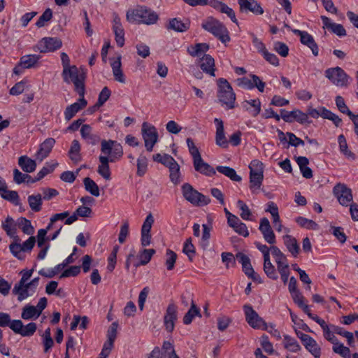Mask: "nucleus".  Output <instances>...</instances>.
<instances>
[{
  "instance_id": "obj_1",
  "label": "nucleus",
  "mask_w": 358,
  "mask_h": 358,
  "mask_svg": "<svg viewBox=\"0 0 358 358\" xmlns=\"http://www.w3.org/2000/svg\"><path fill=\"white\" fill-rule=\"evenodd\" d=\"M127 20L130 23L145 24L148 25L155 24L159 16L156 12L145 6H137L129 9L126 14Z\"/></svg>"
},
{
  "instance_id": "obj_2",
  "label": "nucleus",
  "mask_w": 358,
  "mask_h": 358,
  "mask_svg": "<svg viewBox=\"0 0 358 358\" xmlns=\"http://www.w3.org/2000/svg\"><path fill=\"white\" fill-rule=\"evenodd\" d=\"M201 27L206 31L212 34L222 43L230 41L229 31L225 25L213 17H208L203 20Z\"/></svg>"
},
{
  "instance_id": "obj_3",
  "label": "nucleus",
  "mask_w": 358,
  "mask_h": 358,
  "mask_svg": "<svg viewBox=\"0 0 358 358\" xmlns=\"http://www.w3.org/2000/svg\"><path fill=\"white\" fill-rule=\"evenodd\" d=\"M62 76L66 83L74 84L75 90L79 96L85 95V76L83 71L76 66H71L68 69H63Z\"/></svg>"
},
{
  "instance_id": "obj_4",
  "label": "nucleus",
  "mask_w": 358,
  "mask_h": 358,
  "mask_svg": "<svg viewBox=\"0 0 358 358\" xmlns=\"http://www.w3.org/2000/svg\"><path fill=\"white\" fill-rule=\"evenodd\" d=\"M217 97L219 101L227 109H232L235 107L236 94L229 82L224 78L217 80Z\"/></svg>"
},
{
  "instance_id": "obj_5",
  "label": "nucleus",
  "mask_w": 358,
  "mask_h": 358,
  "mask_svg": "<svg viewBox=\"0 0 358 358\" xmlns=\"http://www.w3.org/2000/svg\"><path fill=\"white\" fill-rule=\"evenodd\" d=\"M181 192L184 199L194 206H206L210 202L208 196L198 192L189 183H184Z\"/></svg>"
},
{
  "instance_id": "obj_6",
  "label": "nucleus",
  "mask_w": 358,
  "mask_h": 358,
  "mask_svg": "<svg viewBox=\"0 0 358 358\" xmlns=\"http://www.w3.org/2000/svg\"><path fill=\"white\" fill-rule=\"evenodd\" d=\"M38 284L39 278H34L29 282L16 283L12 292L17 296L19 301H22L35 294Z\"/></svg>"
},
{
  "instance_id": "obj_7",
  "label": "nucleus",
  "mask_w": 358,
  "mask_h": 358,
  "mask_svg": "<svg viewBox=\"0 0 358 358\" xmlns=\"http://www.w3.org/2000/svg\"><path fill=\"white\" fill-rule=\"evenodd\" d=\"M324 75L334 85L338 87H345L349 84V76L338 66L329 68L325 70Z\"/></svg>"
},
{
  "instance_id": "obj_8",
  "label": "nucleus",
  "mask_w": 358,
  "mask_h": 358,
  "mask_svg": "<svg viewBox=\"0 0 358 358\" xmlns=\"http://www.w3.org/2000/svg\"><path fill=\"white\" fill-rule=\"evenodd\" d=\"M141 134L145 143V147L148 152H151L158 141L157 129L150 123L143 122L141 127Z\"/></svg>"
},
{
  "instance_id": "obj_9",
  "label": "nucleus",
  "mask_w": 358,
  "mask_h": 358,
  "mask_svg": "<svg viewBox=\"0 0 358 358\" xmlns=\"http://www.w3.org/2000/svg\"><path fill=\"white\" fill-rule=\"evenodd\" d=\"M295 332L306 350L313 355L314 358H320L322 355V348L317 342L310 336L301 331L295 330Z\"/></svg>"
},
{
  "instance_id": "obj_10",
  "label": "nucleus",
  "mask_w": 358,
  "mask_h": 358,
  "mask_svg": "<svg viewBox=\"0 0 358 358\" xmlns=\"http://www.w3.org/2000/svg\"><path fill=\"white\" fill-rule=\"evenodd\" d=\"M101 151L104 156L113 157V159L120 158L123 155L122 147L115 141L103 140L101 142Z\"/></svg>"
},
{
  "instance_id": "obj_11",
  "label": "nucleus",
  "mask_w": 358,
  "mask_h": 358,
  "mask_svg": "<svg viewBox=\"0 0 358 358\" xmlns=\"http://www.w3.org/2000/svg\"><path fill=\"white\" fill-rule=\"evenodd\" d=\"M62 45V41L57 37H44L36 45V50L41 53L54 52Z\"/></svg>"
},
{
  "instance_id": "obj_12",
  "label": "nucleus",
  "mask_w": 358,
  "mask_h": 358,
  "mask_svg": "<svg viewBox=\"0 0 358 358\" xmlns=\"http://www.w3.org/2000/svg\"><path fill=\"white\" fill-rule=\"evenodd\" d=\"M333 194L343 206H349L353 199L351 189L344 183L336 184L333 188Z\"/></svg>"
},
{
  "instance_id": "obj_13",
  "label": "nucleus",
  "mask_w": 358,
  "mask_h": 358,
  "mask_svg": "<svg viewBox=\"0 0 358 358\" xmlns=\"http://www.w3.org/2000/svg\"><path fill=\"white\" fill-rule=\"evenodd\" d=\"M243 311L248 324L255 329H262L266 322L253 308L250 305H245Z\"/></svg>"
},
{
  "instance_id": "obj_14",
  "label": "nucleus",
  "mask_w": 358,
  "mask_h": 358,
  "mask_svg": "<svg viewBox=\"0 0 358 358\" xmlns=\"http://www.w3.org/2000/svg\"><path fill=\"white\" fill-rule=\"evenodd\" d=\"M250 78L243 77L237 79L238 85L247 90H252L257 87L260 92H263L265 88V83L256 75H251Z\"/></svg>"
},
{
  "instance_id": "obj_15",
  "label": "nucleus",
  "mask_w": 358,
  "mask_h": 358,
  "mask_svg": "<svg viewBox=\"0 0 358 358\" xmlns=\"http://www.w3.org/2000/svg\"><path fill=\"white\" fill-rule=\"evenodd\" d=\"M259 230L267 243L270 245L275 244L276 237L268 218L262 217L260 219Z\"/></svg>"
},
{
  "instance_id": "obj_16",
  "label": "nucleus",
  "mask_w": 358,
  "mask_h": 358,
  "mask_svg": "<svg viewBox=\"0 0 358 358\" xmlns=\"http://www.w3.org/2000/svg\"><path fill=\"white\" fill-rule=\"evenodd\" d=\"M148 358H180L175 352L173 345L169 341L164 343L162 346V352L159 348H155Z\"/></svg>"
},
{
  "instance_id": "obj_17",
  "label": "nucleus",
  "mask_w": 358,
  "mask_h": 358,
  "mask_svg": "<svg viewBox=\"0 0 358 358\" xmlns=\"http://www.w3.org/2000/svg\"><path fill=\"white\" fill-rule=\"evenodd\" d=\"M310 318L314 320L320 326L323 331V336L326 340H327L332 344H334L338 341L336 337L334 336V334L336 333L333 329V327H336L335 325H328L323 319H321L320 317L315 315H310Z\"/></svg>"
},
{
  "instance_id": "obj_18",
  "label": "nucleus",
  "mask_w": 358,
  "mask_h": 358,
  "mask_svg": "<svg viewBox=\"0 0 358 358\" xmlns=\"http://www.w3.org/2000/svg\"><path fill=\"white\" fill-rule=\"evenodd\" d=\"M280 113L282 119L287 122L297 121L301 124H303L308 120V115L300 110L287 111L285 109H282L280 110Z\"/></svg>"
},
{
  "instance_id": "obj_19",
  "label": "nucleus",
  "mask_w": 358,
  "mask_h": 358,
  "mask_svg": "<svg viewBox=\"0 0 358 358\" xmlns=\"http://www.w3.org/2000/svg\"><path fill=\"white\" fill-rule=\"evenodd\" d=\"M177 318V307L175 304L170 303L166 308L164 317V324L168 332H172L173 331Z\"/></svg>"
},
{
  "instance_id": "obj_20",
  "label": "nucleus",
  "mask_w": 358,
  "mask_h": 358,
  "mask_svg": "<svg viewBox=\"0 0 358 358\" xmlns=\"http://www.w3.org/2000/svg\"><path fill=\"white\" fill-rule=\"evenodd\" d=\"M255 245L256 248L262 252L263 258H267L270 257V254L272 255L275 262L278 258L285 257L286 255L275 245H271V247H268L265 244H262L259 242H255Z\"/></svg>"
},
{
  "instance_id": "obj_21",
  "label": "nucleus",
  "mask_w": 358,
  "mask_h": 358,
  "mask_svg": "<svg viewBox=\"0 0 358 358\" xmlns=\"http://www.w3.org/2000/svg\"><path fill=\"white\" fill-rule=\"evenodd\" d=\"M78 100L68 106L64 113V118L66 121L71 120L79 111L85 108L87 105V101L84 96H80Z\"/></svg>"
},
{
  "instance_id": "obj_22",
  "label": "nucleus",
  "mask_w": 358,
  "mask_h": 358,
  "mask_svg": "<svg viewBox=\"0 0 358 358\" xmlns=\"http://www.w3.org/2000/svg\"><path fill=\"white\" fill-rule=\"evenodd\" d=\"M293 32L300 36V41L302 44L308 46L315 56L319 54L318 46L316 44L313 37L306 31L295 29Z\"/></svg>"
},
{
  "instance_id": "obj_23",
  "label": "nucleus",
  "mask_w": 358,
  "mask_h": 358,
  "mask_svg": "<svg viewBox=\"0 0 358 358\" xmlns=\"http://www.w3.org/2000/svg\"><path fill=\"white\" fill-rule=\"evenodd\" d=\"M112 29L115 34V39L119 47L124 45V29L121 23V20L117 15H114L112 22Z\"/></svg>"
},
{
  "instance_id": "obj_24",
  "label": "nucleus",
  "mask_w": 358,
  "mask_h": 358,
  "mask_svg": "<svg viewBox=\"0 0 358 358\" xmlns=\"http://www.w3.org/2000/svg\"><path fill=\"white\" fill-rule=\"evenodd\" d=\"M99 164L97 168L98 173L106 180L111 179V173L109 167V162H115L113 157L100 155L99 157Z\"/></svg>"
},
{
  "instance_id": "obj_25",
  "label": "nucleus",
  "mask_w": 358,
  "mask_h": 358,
  "mask_svg": "<svg viewBox=\"0 0 358 358\" xmlns=\"http://www.w3.org/2000/svg\"><path fill=\"white\" fill-rule=\"evenodd\" d=\"M321 20L323 29H328L340 37L346 36V31L342 24L335 23L330 18L324 15L321 16Z\"/></svg>"
},
{
  "instance_id": "obj_26",
  "label": "nucleus",
  "mask_w": 358,
  "mask_h": 358,
  "mask_svg": "<svg viewBox=\"0 0 358 358\" xmlns=\"http://www.w3.org/2000/svg\"><path fill=\"white\" fill-rule=\"evenodd\" d=\"M214 122L216 126L215 143L216 145L226 148L228 147L229 141H227L224 131L223 121L219 118H215Z\"/></svg>"
},
{
  "instance_id": "obj_27",
  "label": "nucleus",
  "mask_w": 358,
  "mask_h": 358,
  "mask_svg": "<svg viewBox=\"0 0 358 358\" xmlns=\"http://www.w3.org/2000/svg\"><path fill=\"white\" fill-rule=\"evenodd\" d=\"M241 11H250L255 15H262L264 9L255 0H238Z\"/></svg>"
},
{
  "instance_id": "obj_28",
  "label": "nucleus",
  "mask_w": 358,
  "mask_h": 358,
  "mask_svg": "<svg viewBox=\"0 0 358 358\" xmlns=\"http://www.w3.org/2000/svg\"><path fill=\"white\" fill-rule=\"evenodd\" d=\"M121 59L122 56L120 55H117L116 58H111L110 59V66L112 68L115 80L119 83H124L126 82V79L122 70Z\"/></svg>"
},
{
  "instance_id": "obj_29",
  "label": "nucleus",
  "mask_w": 358,
  "mask_h": 358,
  "mask_svg": "<svg viewBox=\"0 0 358 358\" xmlns=\"http://www.w3.org/2000/svg\"><path fill=\"white\" fill-rule=\"evenodd\" d=\"M55 140L52 138L45 139L40 145L38 150L36 152L35 157L37 160L42 162L46 158L51 152Z\"/></svg>"
},
{
  "instance_id": "obj_30",
  "label": "nucleus",
  "mask_w": 358,
  "mask_h": 358,
  "mask_svg": "<svg viewBox=\"0 0 358 358\" xmlns=\"http://www.w3.org/2000/svg\"><path fill=\"white\" fill-rule=\"evenodd\" d=\"M277 270L280 275V278L284 284L288 282L289 276V265L287 257L278 258L276 259Z\"/></svg>"
},
{
  "instance_id": "obj_31",
  "label": "nucleus",
  "mask_w": 358,
  "mask_h": 358,
  "mask_svg": "<svg viewBox=\"0 0 358 358\" xmlns=\"http://www.w3.org/2000/svg\"><path fill=\"white\" fill-rule=\"evenodd\" d=\"M236 258L239 263L241 264L243 272L248 277L252 278L253 280H256L258 275L252 268L249 257L243 253H238L236 255Z\"/></svg>"
},
{
  "instance_id": "obj_32",
  "label": "nucleus",
  "mask_w": 358,
  "mask_h": 358,
  "mask_svg": "<svg viewBox=\"0 0 358 358\" xmlns=\"http://www.w3.org/2000/svg\"><path fill=\"white\" fill-rule=\"evenodd\" d=\"M194 166L196 171L207 176H212L215 174V170L208 163L205 162L201 157L193 160Z\"/></svg>"
},
{
  "instance_id": "obj_33",
  "label": "nucleus",
  "mask_w": 358,
  "mask_h": 358,
  "mask_svg": "<svg viewBox=\"0 0 358 358\" xmlns=\"http://www.w3.org/2000/svg\"><path fill=\"white\" fill-rule=\"evenodd\" d=\"M80 135L88 144L93 145L97 144L100 140L99 135L92 132V127L90 124L82 125Z\"/></svg>"
},
{
  "instance_id": "obj_34",
  "label": "nucleus",
  "mask_w": 358,
  "mask_h": 358,
  "mask_svg": "<svg viewBox=\"0 0 358 358\" xmlns=\"http://www.w3.org/2000/svg\"><path fill=\"white\" fill-rule=\"evenodd\" d=\"M282 241L287 251L292 256L296 257L300 251V248L296 239L291 235L285 234L282 236Z\"/></svg>"
},
{
  "instance_id": "obj_35",
  "label": "nucleus",
  "mask_w": 358,
  "mask_h": 358,
  "mask_svg": "<svg viewBox=\"0 0 358 358\" xmlns=\"http://www.w3.org/2000/svg\"><path fill=\"white\" fill-rule=\"evenodd\" d=\"M242 106L252 117H256L260 113L262 103L259 99L245 100Z\"/></svg>"
},
{
  "instance_id": "obj_36",
  "label": "nucleus",
  "mask_w": 358,
  "mask_h": 358,
  "mask_svg": "<svg viewBox=\"0 0 358 358\" xmlns=\"http://www.w3.org/2000/svg\"><path fill=\"white\" fill-rule=\"evenodd\" d=\"M41 57L38 55H26L22 56L17 66L14 69V71L17 73V69L22 67L23 69H31L36 66L38 62Z\"/></svg>"
},
{
  "instance_id": "obj_37",
  "label": "nucleus",
  "mask_w": 358,
  "mask_h": 358,
  "mask_svg": "<svg viewBox=\"0 0 358 358\" xmlns=\"http://www.w3.org/2000/svg\"><path fill=\"white\" fill-rule=\"evenodd\" d=\"M155 253L154 249H142L137 255L138 260L134 263V266L138 267L142 265L147 264L151 259L152 257Z\"/></svg>"
},
{
  "instance_id": "obj_38",
  "label": "nucleus",
  "mask_w": 358,
  "mask_h": 358,
  "mask_svg": "<svg viewBox=\"0 0 358 358\" xmlns=\"http://www.w3.org/2000/svg\"><path fill=\"white\" fill-rule=\"evenodd\" d=\"M200 67L203 72L215 76V61L210 55H206L201 57Z\"/></svg>"
},
{
  "instance_id": "obj_39",
  "label": "nucleus",
  "mask_w": 358,
  "mask_h": 358,
  "mask_svg": "<svg viewBox=\"0 0 358 358\" xmlns=\"http://www.w3.org/2000/svg\"><path fill=\"white\" fill-rule=\"evenodd\" d=\"M209 50V45L205 43H196L187 48L188 53L194 57H203Z\"/></svg>"
},
{
  "instance_id": "obj_40",
  "label": "nucleus",
  "mask_w": 358,
  "mask_h": 358,
  "mask_svg": "<svg viewBox=\"0 0 358 358\" xmlns=\"http://www.w3.org/2000/svg\"><path fill=\"white\" fill-rule=\"evenodd\" d=\"M18 165L26 173H32L36 169V161L28 157L27 155H23L18 159Z\"/></svg>"
},
{
  "instance_id": "obj_41",
  "label": "nucleus",
  "mask_w": 358,
  "mask_h": 358,
  "mask_svg": "<svg viewBox=\"0 0 358 358\" xmlns=\"http://www.w3.org/2000/svg\"><path fill=\"white\" fill-rule=\"evenodd\" d=\"M291 296L294 301V302L299 307L301 308L305 313L308 315V316L310 317V315H314L310 313L309 306L305 303L304 302V297L301 294L299 290L292 292L290 293Z\"/></svg>"
},
{
  "instance_id": "obj_42",
  "label": "nucleus",
  "mask_w": 358,
  "mask_h": 358,
  "mask_svg": "<svg viewBox=\"0 0 358 358\" xmlns=\"http://www.w3.org/2000/svg\"><path fill=\"white\" fill-rule=\"evenodd\" d=\"M167 28L178 32H184L189 28V22L188 20L182 21L178 18H173L169 21Z\"/></svg>"
},
{
  "instance_id": "obj_43",
  "label": "nucleus",
  "mask_w": 358,
  "mask_h": 358,
  "mask_svg": "<svg viewBox=\"0 0 358 358\" xmlns=\"http://www.w3.org/2000/svg\"><path fill=\"white\" fill-rule=\"evenodd\" d=\"M283 346L286 350L291 352L296 353L301 350V347L298 341L294 338L289 335H284Z\"/></svg>"
},
{
  "instance_id": "obj_44",
  "label": "nucleus",
  "mask_w": 358,
  "mask_h": 358,
  "mask_svg": "<svg viewBox=\"0 0 358 358\" xmlns=\"http://www.w3.org/2000/svg\"><path fill=\"white\" fill-rule=\"evenodd\" d=\"M9 250L11 254L18 259H24V250L20 243V239L19 237L13 238V241L9 245Z\"/></svg>"
},
{
  "instance_id": "obj_45",
  "label": "nucleus",
  "mask_w": 358,
  "mask_h": 358,
  "mask_svg": "<svg viewBox=\"0 0 358 358\" xmlns=\"http://www.w3.org/2000/svg\"><path fill=\"white\" fill-rule=\"evenodd\" d=\"M338 143L340 152L348 159L355 160V155L348 149L345 137L341 134L338 136Z\"/></svg>"
},
{
  "instance_id": "obj_46",
  "label": "nucleus",
  "mask_w": 358,
  "mask_h": 358,
  "mask_svg": "<svg viewBox=\"0 0 358 358\" xmlns=\"http://www.w3.org/2000/svg\"><path fill=\"white\" fill-rule=\"evenodd\" d=\"M264 176L250 174L249 187L252 194H257L260 192Z\"/></svg>"
},
{
  "instance_id": "obj_47",
  "label": "nucleus",
  "mask_w": 358,
  "mask_h": 358,
  "mask_svg": "<svg viewBox=\"0 0 358 358\" xmlns=\"http://www.w3.org/2000/svg\"><path fill=\"white\" fill-rule=\"evenodd\" d=\"M57 166L58 163L55 161L45 163V166L37 173L36 178L34 180H31V182H35L41 180L46 175L52 173Z\"/></svg>"
},
{
  "instance_id": "obj_48",
  "label": "nucleus",
  "mask_w": 358,
  "mask_h": 358,
  "mask_svg": "<svg viewBox=\"0 0 358 358\" xmlns=\"http://www.w3.org/2000/svg\"><path fill=\"white\" fill-rule=\"evenodd\" d=\"M40 313L34 306L26 305L22 311L21 317L23 320H36L40 316Z\"/></svg>"
},
{
  "instance_id": "obj_49",
  "label": "nucleus",
  "mask_w": 358,
  "mask_h": 358,
  "mask_svg": "<svg viewBox=\"0 0 358 358\" xmlns=\"http://www.w3.org/2000/svg\"><path fill=\"white\" fill-rule=\"evenodd\" d=\"M216 169L218 172L228 177L233 181L240 182L242 180L241 177L238 176L236 171L231 167L218 166H217Z\"/></svg>"
},
{
  "instance_id": "obj_50",
  "label": "nucleus",
  "mask_w": 358,
  "mask_h": 358,
  "mask_svg": "<svg viewBox=\"0 0 358 358\" xmlns=\"http://www.w3.org/2000/svg\"><path fill=\"white\" fill-rule=\"evenodd\" d=\"M264 271L266 275L272 280H277L278 278L276 269L271 261V258L264 259Z\"/></svg>"
},
{
  "instance_id": "obj_51",
  "label": "nucleus",
  "mask_w": 358,
  "mask_h": 358,
  "mask_svg": "<svg viewBox=\"0 0 358 358\" xmlns=\"http://www.w3.org/2000/svg\"><path fill=\"white\" fill-rule=\"evenodd\" d=\"M2 227L6 232V234L10 238H15V237H18L16 235V224L11 217H8L2 223Z\"/></svg>"
},
{
  "instance_id": "obj_52",
  "label": "nucleus",
  "mask_w": 358,
  "mask_h": 358,
  "mask_svg": "<svg viewBox=\"0 0 358 358\" xmlns=\"http://www.w3.org/2000/svg\"><path fill=\"white\" fill-rule=\"evenodd\" d=\"M42 196L40 194L29 195L27 198L30 208L34 212L41 210Z\"/></svg>"
},
{
  "instance_id": "obj_53",
  "label": "nucleus",
  "mask_w": 358,
  "mask_h": 358,
  "mask_svg": "<svg viewBox=\"0 0 358 358\" xmlns=\"http://www.w3.org/2000/svg\"><path fill=\"white\" fill-rule=\"evenodd\" d=\"M83 184L86 191L94 196L100 195L99 188L96 183L90 178H85L83 180Z\"/></svg>"
},
{
  "instance_id": "obj_54",
  "label": "nucleus",
  "mask_w": 358,
  "mask_h": 358,
  "mask_svg": "<svg viewBox=\"0 0 358 358\" xmlns=\"http://www.w3.org/2000/svg\"><path fill=\"white\" fill-rule=\"evenodd\" d=\"M1 196L12 202L15 206L20 205V200L19 195L16 191L13 190H7V188L5 190L2 191L1 193Z\"/></svg>"
},
{
  "instance_id": "obj_55",
  "label": "nucleus",
  "mask_w": 358,
  "mask_h": 358,
  "mask_svg": "<svg viewBox=\"0 0 358 358\" xmlns=\"http://www.w3.org/2000/svg\"><path fill=\"white\" fill-rule=\"evenodd\" d=\"M333 351L343 357V358H350V350L348 347H345L343 343L337 341L333 344Z\"/></svg>"
},
{
  "instance_id": "obj_56",
  "label": "nucleus",
  "mask_w": 358,
  "mask_h": 358,
  "mask_svg": "<svg viewBox=\"0 0 358 358\" xmlns=\"http://www.w3.org/2000/svg\"><path fill=\"white\" fill-rule=\"evenodd\" d=\"M80 145L78 140H73L71 143L69 155L71 160L73 162H78L80 159Z\"/></svg>"
},
{
  "instance_id": "obj_57",
  "label": "nucleus",
  "mask_w": 358,
  "mask_h": 358,
  "mask_svg": "<svg viewBox=\"0 0 358 358\" xmlns=\"http://www.w3.org/2000/svg\"><path fill=\"white\" fill-rule=\"evenodd\" d=\"M250 174L264 176V164L258 159L251 161L249 165Z\"/></svg>"
},
{
  "instance_id": "obj_58",
  "label": "nucleus",
  "mask_w": 358,
  "mask_h": 358,
  "mask_svg": "<svg viewBox=\"0 0 358 358\" xmlns=\"http://www.w3.org/2000/svg\"><path fill=\"white\" fill-rule=\"evenodd\" d=\"M148 159L145 156L141 155L137 159V171L138 176H143L148 170Z\"/></svg>"
},
{
  "instance_id": "obj_59",
  "label": "nucleus",
  "mask_w": 358,
  "mask_h": 358,
  "mask_svg": "<svg viewBox=\"0 0 358 358\" xmlns=\"http://www.w3.org/2000/svg\"><path fill=\"white\" fill-rule=\"evenodd\" d=\"M237 207L241 210L240 216L244 220H252V213L248 206L242 200L237 201Z\"/></svg>"
},
{
  "instance_id": "obj_60",
  "label": "nucleus",
  "mask_w": 358,
  "mask_h": 358,
  "mask_svg": "<svg viewBox=\"0 0 358 358\" xmlns=\"http://www.w3.org/2000/svg\"><path fill=\"white\" fill-rule=\"evenodd\" d=\"M31 177L25 173H22L18 169H15L13 170V180L17 184H21L23 182L32 183Z\"/></svg>"
},
{
  "instance_id": "obj_61",
  "label": "nucleus",
  "mask_w": 358,
  "mask_h": 358,
  "mask_svg": "<svg viewBox=\"0 0 358 358\" xmlns=\"http://www.w3.org/2000/svg\"><path fill=\"white\" fill-rule=\"evenodd\" d=\"M195 316L201 317L200 311H199V309L198 308H196L195 304L192 302V305H191V308H189L188 312L184 316L183 322L185 324H190L192 322V320Z\"/></svg>"
},
{
  "instance_id": "obj_62",
  "label": "nucleus",
  "mask_w": 358,
  "mask_h": 358,
  "mask_svg": "<svg viewBox=\"0 0 358 358\" xmlns=\"http://www.w3.org/2000/svg\"><path fill=\"white\" fill-rule=\"evenodd\" d=\"M296 222L299 225L307 229L317 230L319 228L318 224L313 220L303 217H297Z\"/></svg>"
},
{
  "instance_id": "obj_63",
  "label": "nucleus",
  "mask_w": 358,
  "mask_h": 358,
  "mask_svg": "<svg viewBox=\"0 0 358 358\" xmlns=\"http://www.w3.org/2000/svg\"><path fill=\"white\" fill-rule=\"evenodd\" d=\"M18 226L22 229V231L27 234V235H31L34 232V229L31 225V222L24 218V217H20L17 220Z\"/></svg>"
},
{
  "instance_id": "obj_64",
  "label": "nucleus",
  "mask_w": 358,
  "mask_h": 358,
  "mask_svg": "<svg viewBox=\"0 0 358 358\" xmlns=\"http://www.w3.org/2000/svg\"><path fill=\"white\" fill-rule=\"evenodd\" d=\"M177 259V255L171 250L168 249L166 252L165 265L167 270L171 271L175 267V264Z\"/></svg>"
}]
</instances>
